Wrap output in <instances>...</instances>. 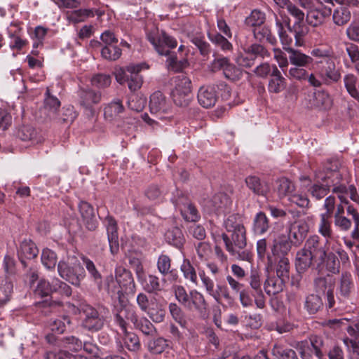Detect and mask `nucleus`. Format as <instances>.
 <instances>
[{
    "label": "nucleus",
    "mask_w": 359,
    "mask_h": 359,
    "mask_svg": "<svg viewBox=\"0 0 359 359\" xmlns=\"http://www.w3.org/2000/svg\"><path fill=\"white\" fill-rule=\"evenodd\" d=\"M149 109L151 114L162 120L171 114V105L160 91L154 92L150 96Z\"/></svg>",
    "instance_id": "2eb2a0df"
},
{
    "label": "nucleus",
    "mask_w": 359,
    "mask_h": 359,
    "mask_svg": "<svg viewBox=\"0 0 359 359\" xmlns=\"http://www.w3.org/2000/svg\"><path fill=\"white\" fill-rule=\"evenodd\" d=\"M290 52L289 61L294 67L289 69L290 78L307 81L311 86L316 88L323 84L337 83L341 79L332 48L315 47L311 50L310 55L299 50H290Z\"/></svg>",
    "instance_id": "f257e3e1"
},
{
    "label": "nucleus",
    "mask_w": 359,
    "mask_h": 359,
    "mask_svg": "<svg viewBox=\"0 0 359 359\" xmlns=\"http://www.w3.org/2000/svg\"><path fill=\"white\" fill-rule=\"evenodd\" d=\"M128 323H126V331L123 333V341L125 347L131 352H137L141 348V344L138 336L134 333L128 332Z\"/></svg>",
    "instance_id": "f704fd0d"
},
{
    "label": "nucleus",
    "mask_w": 359,
    "mask_h": 359,
    "mask_svg": "<svg viewBox=\"0 0 359 359\" xmlns=\"http://www.w3.org/2000/svg\"><path fill=\"white\" fill-rule=\"evenodd\" d=\"M172 203L178 208L184 217L188 222H195L200 219V215L196 208L189 202V198L182 191L176 190L171 198Z\"/></svg>",
    "instance_id": "ddd939ff"
},
{
    "label": "nucleus",
    "mask_w": 359,
    "mask_h": 359,
    "mask_svg": "<svg viewBox=\"0 0 359 359\" xmlns=\"http://www.w3.org/2000/svg\"><path fill=\"white\" fill-rule=\"evenodd\" d=\"M330 190V187L328 183L319 184L316 182L308 188V191L316 200L323 198L329 193Z\"/></svg>",
    "instance_id": "37998d69"
},
{
    "label": "nucleus",
    "mask_w": 359,
    "mask_h": 359,
    "mask_svg": "<svg viewBox=\"0 0 359 359\" xmlns=\"http://www.w3.org/2000/svg\"><path fill=\"white\" fill-rule=\"evenodd\" d=\"M347 214L351 215L353 222V229L351 232V237L354 239L359 238V212L352 205L346 208Z\"/></svg>",
    "instance_id": "864d4df0"
},
{
    "label": "nucleus",
    "mask_w": 359,
    "mask_h": 359,
    "mask_svg": "<svg viewBox=\"0 0 359 359\" xmlns=\"http://www.w3.org/2000/svg\"><path fill=\"white\" fill-rule=\"evenodd\" d=\"M301 6L307 9L306 20L313 27L322 24L332 13L331 8L325 6L321 1H316V4L313 1H301Z\"/></svg>",
    "instance_id": "f8f14e48"
},
{
    "label": "nucleus",
    "mask_w": 359,
    "mask_h": 359,
    "mask_svg": "<svg viewBox=\"0 0 359 359\" xmlns=\"http://www.w3.org/2000/svg\"><path fill=\"white\" fill-rule=\"evenodd\" d=\"M197 97L198 103L204 108L213 107L217 100L215 86H201L198 90Z\"/></svg>",
    "instance_id": "5701e85b"
},
{
    "label": "nucleus",
    "mask_w": 359,
    "mask_h": 359,
    "mask_svg": "<svg viewBox=\"0 0 359 359\" xmlns=\"http://www.w3.org/2000/svg\"><path fill=\"white\" fill-rule=\"evenodd\" d=\"M168 346L167 341L163 337L150 339L147 343V346L149 352L154 354L161 353Z\"/></svg>",
    "instance_id": "de8ad7c7"
},
{
    "label": "nucleus",
    "mask_w": 359,
    "mask_h": 359,
    "mask_svg": "<svg viewBox=\"0 0 359 359\" xmlns=\"http://www.w3.org/2000/svg\"><path fill=\"white\" fill-rule=\"evenodd\" d=\"M286 88V79L281 75L276 65H273L271 78L268 84L269 93H279Z\"/></svg>",
    "instance_id": "a878e982"
},
{
    "label": "nucleus",
    "mask_w": 359,
    "mask_h": 359,
    "mask_svg": "<svg viewBox=\"0 0 359 359\" xmlns=\"http://www.w3.org/2000/svg\"><path fill=\"white\" fill-rule=\"evenodd\" d=\"M175 87L171 96L174 102L180 107H187L190 103L192 95L191 80L184 75H179L174 79Z\"/></svg>",
    "instance_id": "9d476101"
},
{
    "label": "nucleus",
    "mask_w": 359,
    "mask_h": 359,
    "mask_svg": "<svg viewBox=\"0 0 359 359\" xmlns=\"http://www.w3.org/2000/svg\"><path fill=\"white\" fill-rule=\"evenodd\" d=\"M79 209L86 228L94 231L97 228V221L92 205L86 201H81Z\"/></svg>",
    "instance_id": "b1692460"
},
{
    "label": "nucleus",
    "mask_w": 359,
    "mask_h": 359,
    "mask_svg": "<svg viewBox=\"0 0 359 359\" xmlns=\"http://www.w3.org/2000/svg\"><path fill=\"white\" fill-rule=\"evenodd\" d=\"M255 38L259 41H266L271 45L276 43V39L271 34V29L266 25H260L253 29Z\"/></svg>",
    "instance_id": "58836bf2"
},
{
    "label": "nucleus",
    "mask_w": 359,
    "mask_h": 359,
    "mask_svg": "<svg viewBox=\"0 0 359 359\" xmlns=\"http://www.w3.org/2000/svg\"><path fill=\"white\" fill-rule=\"evenodd\" d=\"M191 41L198 48V49L200 51V53L203 56L208 55L209 53H210V46L205 40V38L203 36H192L191 39Z\"/></svg>",
    "instance_id": "774afa93"
},
{
    "label": "nucleus",
    "mask_w": 359,
    "mask_h": 359,
    "mask_svg": "<svg viewBox=\"0 0 359 359\" xmlns=\"http://www.w3.org/2000/svg\"><path fill=\"white\" fill-rule=\"evenodd\" d=\"M144 290L149 293H157L162 290V285L158 277L149 275L142 282Z\"/></svg>",
    "instance_id": "c03bdc74"
},
{
    "label": "nucleus",
    "mask_w": 359,
    "mask_h": 359,
    "mask_svg": "<svg viewBox=\"0 0 359 359\" xmlns=\"http://www.w3.org/2000/svg\"><path fill=\"white\" fill-rule=\"evenodd\" d=\"M156 265L159 273L163 276L170 272L172 273V271H170L171 259L167 255H161L158 258Z\"/></svg>",
    "instance_id": "e2e57ef3"
},
{
    "label": "nucleus",
    "mask_w": 359,
    "mask_h": 359,
    "mask_svg": "<svg viewBox=\"0 0 359 359\" xmlns=\"http://www.w3.org/2000/svg\"><path fill=\"white\" fill-rule=\"evenodd\" d=\"M294 243L285 233H278L274 236L270 250L273 256L278 257H286L290 252Z\"/></svg>",
    "instance_id": "a211bd4d"
},
{
    "label": "nucleus",
    "mask_w": 359,
    "mask_h": 359,
    "mask_svg": "<svg viewBox=\"0 0 359 359\" xmlns=\"http://www.w3.org/2000/svg\"><path fill=\"white\" fill-rule=\"evenodd\" d=\"M57 271L61 278L76 286L80 285L86 276L83 267L78 261L70 263L60 261L57 264Z\"/></svg>",
    "instance_id": "9b49d317"
},
{
    "label": "nucleus",
    "mask_w": 359,
    "mask_h": 359,
    "mask_svg": "<svg viewBox=\"0 0 359 359\" xmlns=\"http://www.w3.org/2000/svg\"><path fill=\"white\" fill-rule=\"evenodd\" d=\"M345 87L351 97L359 100V90L356 88L357 78L353 74H347L344 78Z\"/></svg>",
    "instance_id": "6e6d98bb"
},
{
    "label": "nucleus",
    "mask_w": 359,
    "mask_h": 359,
    "mask_svg": "<svg viewBox=\"0 0 359 359\" xmlns=\"http://www.w3.org/2000/svg\"><path fill=\"white\" fill-rule=\"evenodd\" d=\"M129 320L134 327L147 336H154L156 330L154 325L145 317L139 318L135 310L131 307H123L114 316L115 323L121 331H126V323Z\"/></svg>",
    "instance_id": "20e7f679"
},
{
    "label": "nucleus",
    "mask_w": 359,
    "mask_h": 359,
    "mask_svg": "<svg viewBox=\"0 0 359 359\" xmlns=\"http://www.w3.org/2000/svg\"><path fill=\"white\" fill-rule=\"evenodd\" d=\"M285 281L278 276L269 274L264 284L266 293L269 295H274L279 293L283 290Z\"/></svg>",
    "instance_id": "c756f323"
},
{
    "label": "nucleus",
    "mask_w": 359,
    "mask_h": 359,
    "mask_svg": "<svg viewBox=\"0 0 359 359\" xmlns=\"http://www.w3.org/2000/svg\"><path fill=\"white\" fill-rule=\"evenodd\" d=\"M199 276L206 293L212 297L217 304L222 305L223 308L233 305L234 299L226 285L217 284L215 287L213 280L204 271L199 272Z\"/></svg>",
    "instance_id": "423d86ee"
},
{
    "label": "nucleus",
    "mask_w": 359,
    "mask_h": 359,
    "mask_svg": "<svg viewBox=\"0 0 359 359\" xmlns=\"http://www.w3.org/2000/svg\"><path fill=\"white\" fill-rule=\"evenodd\" d=\"M145 195L149 200L159 202L163 198L165 190L159 188L157 185L152 184L147 189Z\"/></svg>",
    "instance_id": "69168bd1"
},
{
    "label": "nucleus",
    "mask_w": 359,
    "mask_h": 359,
    "mask_svg": "<svg viewBox=\"0 0 359 359\" xmlns=\"http://www.w3.org/2000/svg\"><path fill=\"white\" fill-rule=\"evenodd\" d=\"M337 2L339 6L334 9L332 18L336 25L341 26L350 20L351 14L347 6L342 4L343 1Z\"/></svg>",
    "instance_id": "473e14b6"
},
{
    "label": "nucleus",
    "mask_w": 359,
    "mask_h": 359,
    "mask_svg": "<svg viewBox=\"0 0 359 359\" xmlns=\"http://www.w3.org/2000/svg\"><path fill=\"white\" fill-rule=\"evenodd\" d=\"M208 39L212 43L220 48L223 51H228L232 49V44L225 36L219 33H208Z\"/></svg>",
    "instance_id": "49530a36"
},
{
    "label": "nucleus",
    "mask_w": 359,
    "mask_h": 359,
    "mask_svg": "<svg viewBox=\"0 0 359 359\" xmlns=\"http://www.w3.org/2000/svg\"><path fill=\"white\" fill-rule=\"evenodd\" d=\"M272 354L277 359H297L294 351L285 348L280 345L276 344L271 350Z\"/></svg>",
    "instance_id": "8fccbe9b"
},
{
    "label": "nucleus",
    "mask_w": 359,
    "mask_h": 359,
    "mask_svg": "<svg viewBox=\"0 0 359 359\" xmlns=\"http://www.w3.org/2000/svg\"><path fill=\"white\" fill-rule=\"evenodd\" d=\"M115 278L123 292L128 294L135 292L136 285L133 274L129 270L122 266H117L115 268Z\"/></svg>",
    "instance_id": "6ab92c4d"
},
{
    "label": "nucleus",
    "mask_w": 359,
    "mask_h": 359,
    "mask_svg": "<svg viewBox=\"0 0 359 359\" xmlns=\"http://www.w3.org/2000/svg\"><path fill=\"white\" fill-rule=\"evenodd\" d=\"M320 220L318 224V233L326 239V243L333 236L331 215L320 214Z\"/></svg>",
    "instance_id": "72a5a7b5"
},
{
    "label": "nucleus",
    "mask_w": 359,
    "mask_h": 359,
    "mask_svg": "<svg viewBox=\"0 0 359 359\" xmlns=\"http://www.w3.org/2000/svg\"><path fill=\"white\" fill-rule=\"evenodd\" d=\"M314 285L318 292L326 294L330 290H333V283L330 278L318 277L314 280Z\"/></svg>",
    "instance_id": "0e129e2a"
},
{
    "label": "nucleus",
    "mask_w": 359,
    "mask_h": 359,
    "mask_svg": "<svg viewBox=\"0 0 359 359\" xmlns=\"http://www.w3.org/2000/svg\"><path fill=\"white\" fill-rule=\"evenodd\" d=\"M123 109L122 102L119 99H115L104 107V114L106 118L112 120L122 113Z\"/></svg>",
    "instance_id": "ea45409f"
},
{
    "label": "nucleus",
    "mask_w": 359,
    "mask_h": 359,
    "mask_svg": "<svg viewBox=\"0 0 359 359\" xmlns=\"http://www.w3.org/2000/svg\"><path fill=\"white\" fill-rule=\"evenodd\" d=\"M265 20V15L259 10H253L250 15L246 18L245 24L255 28L262 25Z\"/></svg>",
    "instance_id": "bf43d9fd"
},
{
    "label": "nucleus",
    "mask_w": 359,
    "mask_h": 359,
    "mask_svg": "<svg viewBox=\"0 0 359 359\" xmlns=\"http://www.w3.org/2000/svg\"><path fill=\"white\" fill-rule=\"evenodd\" d=\"M180 270L186 280H189L193 284L197 285L198 277L196 269L188 259H184L180 266Z\"/></svg>",
    "instance_id": "79ce46f5"
},
{
    "label": "nucleus",
    "mask_w": 359,
    "mask_h": 359,
    "mask_svg": "<svg viewBox=\"0 0 359 359\" xmlns=\"http://www.w3.org/2000/svg\"><path fill=\"white\" fill-rule=\"evenodd\" d=\"M57 258L55 252L48 248L43 250L41 256V260L42 264L47 269L50 270L55 269L57 263Z\"/></svg>",
    "instance_id": "3c124183"
},
{
    "label": "nucleus",
    "mask_w": 359,
    "mask_h": 359,
    "mask_svg": "<svg viewBox=\"0 0 359 359\" xmlns=\"http://www.w3.org/2000/svg\"><path fill=\"white\" fill-rule=\"evenodd\" d=\"M80 104L87 111L88 115L95 113L93 106L101 100V93L89 88H80L78 92Z\"/></svg>",
    "instance_id": "f3484780"
},
{
    "label": "nucleus",
    "mask_w": 359,
    "mask_h": 359,
    "mask_svg": "<svg viewBox=\"0 0 359 359\" xmlns=\"http://www.w3.org/2000/svg\"><path fill=\"white\" fill-rule=\"evenodd\" d=\"M104 225L107 229L110 252L114 255L118 253L119 250L117 223L112 217L108 215L104 219Z\"/></svg>",
    "instance_id": "4be33fe9"
},
{
    "label": "nucleus",
    "mask_w": 359,
    "mask_h": 359,
    "mask_svg": "<svg viewBox=\"0 0 359 359\" xmlns=\"http://www.w3.org/2000/svg\"><path fill=\"white\" fill-rule=\"evenodd\" d=\"M147 39L159 55H169L166 62L172 70L180 72L189 66L187 59L178 60L175 55H170V48H174L177 45V40L172 36L165 32L158 34L149 33L147 34Z\"/></svg>",
    "instance_id": "7ed1b4c3"
},
{
    "label": "nucleus",
    "mask_w": 359,
    "mask_h": 359,
    "mask_svg": "<svg viewBox=\"0 0 359 359\" xmlns=\"http://www.w3.org/2000/svg\"><path fill=\"white\" fill-rule=\"evenodd\" d=\"M323 301L318 294L309 295L305 302V308L311 314L317 313L323 306Z\"/></svg>",
    "instance_id": "09e8293b"
},
{
    "label": "nucleus",
    "mask_w": 359,
    "mask_h": 359,
    "mask_svg": "<svg viewBox=\"0 0 359 359\" xmlns=\"http://www.w3.org/2000/svg\"><path fill=\"white\" fill-rule=\"evenodd\" d=\"M201 203L208 212L222 213L229 209L232 202L226 194L219 192L214 194L210 198H203Z\"/></svg>",
    "instance_id": "4468645a"
},
{
    "label": "nucleus",
    "mask_w": 359,
    "mask_h": 359,
    "mask_svg": "<svg viewBox=\"0 0 359 359\" xmlns=\"http://www.w3.org/2000/svg\"><path fill=\"white\" fill-rule=\"evenodd\" d=\"M224 224L227 233H229L222 235L226 250L238 259L250 261L251 255L246 248V232L241 216L231 215L224 220Z\"/></svg>",
    "instance_id": "f03ea898"
},
{
    "label": "nucleus",
    "mask_w": 359,
    "mask_h": 359,
    "mask_svg": "<svg viewBox=\"0 0 359 359\" xmlns=\"http://www.w3.org/2000/svg\"><path fill=\"white\" fill-rule=\"evenodd\" d=\"M277 192L280 197L287 196L290 198L294 191V184L287 178H281L278 181Z\"/></svg>",
    "instance_id": "5fc2aeb1"
},
{
    "label": "nucleus",
    "mask_w": 359,
    "mask_h": 359,
    "mask_svg": "<svg viewBox=\"0 0 359 359\" xmlns=\"http://www.w3.org/2000/svg\"><path fill=\"white\" fill-rule=\"evenodd\" d=\"M310 346H312L316 352V355L318 357H320V349L313 344V341L309 342L307 341H303L298 344L297 349L299 352V355L302 359H308L310 355L309 350Z\"/></svg>",
    "instance_id": "052dcab7"
},
{
    "label": "nucleus",
    "mask_w": 359,
    "mask_h": 359,
    "mask_svg": "<svg viewBox=\"0 0 359 359\" xmlns=\"http://www.w3.org/2000/svg\"><path fill=\"white\" fill-rule=\"evenodd\" d=\"M60 106V102L59 100L56 97L51 95L50 90L47 88L44 100V107L46 110L48 111V115L50 117H54Z\"/></svg>",
    "instance_id": "a18cd8bd"
},
{
    "label": "nucleus",
    "mask_w": 359,
    "mask_h": 359,
    "mask_svg": "<svg viewBox=\"0 0 359 359\" xmlns=\"http://www.w3.org/2000/svg\"><path fill=\"white\" fill-rule=\"evenodd\" d=\"M247 187L255 194L265 196L269 191L268 184L262 182L258 177L248 176L245 179Z\"/></svg>",
    "instance_id": "2f4dec72"
},
{
    "label": "nucleus",
    "mask_w": 359,
    "mask_h": 359,
    "mask_svg": "<svg viewBox=\"0 0 359 359\" xmlns=\"http://www.w3.org/2000/svg\"><path fill=\"white\" fill-rule=\"evenodd\" d=\"M104 11L100 9H78L67 11V19L74 24L84 21L95 15L102 16Z\"/></svg>",
    "instance_id": "393cba45"
},
{
    "label": "nucleus",
    "mask_w": 359,
    "mask_h": 359,
    "mask_svg": "<svg viewBox=\"0 0 359 359\" xmlns=\"http://www.w3.org/2000/svg\"><path fill=\"white\" fill-rule=\"evenodd\" d=\"M313 259H316L312 255L307 252L303 248L299 250L296 255L295 266L299 273H304L312 265Z\"/></svg>",
    "instance_id": "7c9ffc66"
},
{
    "label": "nucleus",
    "mask_w": 359,
    "mask_h": 359,
    "mask_svg": "<svg viewBox=\"0 0 359 359\" xmlns=\"http://www.w3.org/2000/svg\"><path fill=\"white\" fill-rule=\"evenodd\" d=\"M290 261L286 257H280L276 268V276L287 280L289 278Z\"/></svg>",
    "instance_id": "680f3d73"
},
{
    "label": "nucleus",
    "mask_w": 359,
    "mask_h": 359,
    "mask_svg": "<svg viewBox=\"0 0 359 359\" xmlns=\"http://www.w3.org/2000/svg\"><path fill=\"white\" fill-rule=\"evenodd\" d=\"M194 248L198 259L201 262H207L212 255V247L208 241H199L195 243Z\"/></svg>",
    "instance_id": "a19ab883"
},
{
    "label": "nucleus",
    "mask_w": 359,
    "mask_h": 359,
    "mask_svg": "<svg viewBox=\"0 0 359 359\" xmlns=\"http://www.w3.org/2000/svg\"><path fill=\"white\" fill-rule=\"evenodd\" d=\"M121 50L116 43L104 46L101 50L102 56L108 60H116L121 55Z\"/></svg>",
    "instance_id": "603ef678"
},
{
    "label": "nucleus",
    "mask_w": 359,
    "mask_h": 359,
    "mask_svg": "<svg viewBox=\"0 0 359 359\" xmlns=\"http://www.w3.org/2000/svg\"><path fill=\"white\" fill-rule=\"evenodd\" d=\"M82 315L81 326L83 329L96 332L102 330L105 324V317L92 306L83 304L80 306Z\"/></svg>",
    "instance_id": "1a4fd4ad"
},
{
    "label": "nucleus",
    "mask_w": 359,
    "mask_h": 359,
    "mask_svg": "<svg viewBox=\"0 0 359 359\" xmlns=\"http://www.w3.org/2000/svg\"><path fill=\"white\" fill-rule=\"evenodd\" d=\"M172 290L176 299L184 308L189 311H196L201 313L206 311L208 304L204 295L196 289L191 290L189 293L182 285H174Z\"/></svg>",
    "instance_id": "39448f33"
},
{
    "label": "nucleus",
    "mask_w": 359,
    "mask_h": 359,
    "mask_svg": "<svg viewBox=\"0 0 359 359\" xmlns=\"http://www.w3.org/2000/svg\"><path fill=\"white\" fill-rule=\"evenodd\" d=\"M355 289L354 282L349 272H343L338 280L337 291L339 299L351 298Z\"/></svg>",
    "instance_id": "412c9836"
},
{
    "label": "nucleus",
    "mask_w": 359,
    "mask_h": 359,
    "mask_svg": "<svg viewBox=\"0 0 359 359\" xmlns=\"http://www.w3.org/2000/svg\"><path fill=\"white\" fill-rule=\"evenodd\" d=\"M53 292V280L50 283L45 279H41L34 290V294L41 297H47Z\"/></svg>",
    "instance_id": "13d9d810"
},
{
    "label": "nucleus",
    "mask_w": 359,
    "mask_h": 359,
    "mask_svg": "<svg viewBox=\"0 0 359 359\" xmlns=\"http://www.w3.org/2000/svg\"><path fill=\"white\" fill-rule=\"evenodd\" d=\"M143 67L147 69L148 66L144 63L131 64L126 67L119 68L115 74L116 80L121 85L127 83L129 90L135 92L142 85L143 79L139 73Z\"/></svg>",
    "instance_id": "0eeeda50"
},
{
    "label": "nucleus",
    "mask_w": 359,
    "mask_h": 359,
    "mask_svg": "<svg viewBox=\"0 0 359 359\" xmlns=\"http://www.w3.org/2000/svg\"><path fill=\"white\" fill-rule=\"evenodd\" d=\"M104 288L112 298H116L121 301L123 292L118 283L116 278H114L112 275L106 277L104 283Z\"/></svg>",
    "instance_id": "e433bc0d"
},
{
    "label": "nucleus",
    "mask_w": 359,
    "mask_h": 359,
    "mask_svg": "<svg viewBox=\"0 0 359 359\" xmlns=\"http://www.w3.org/2000/svg\"><path fill=\"white\" fill-rule=\"evenodd\" d=\"M287 236L294 243V246L300 245L305 240L309 231V224L304 219H298L289 222L287 226Z\"/></svg>",
    "instance_id": "dca6fc26"
},
{
    "label": "nucleus",
    "mask_w": 359,
    "mask_h": 359,
    "mask_svg": "<svg viewBox=\"0 0 359 359\" xmlns=\"http://www.w3.org/2000/svg\"><path fill=\"white\" fill-rule=\"evenodd\" d=\"M303 249L316 258V260H319L320 264L325 259V245L320 242V238L317 235L310 236L306 240Z\"/></svg>",
    "instance_id": "aec40b11"
},
{
    "label": "nucleus",
    "mask_w": 359,
    "mask_h": 359,
    "mask_svg": "<svg viewBox=\"0 0 359 359\" xmlns=\"http://www.w3.org/2000/svg\"><path fill=\"white\" fill-rule=\"evenodd\" d=\"M332 100L330 95L325 90H318L313 93L312 104L320 109H328L331 107Z\"/></svg>",
    "instance_id": "c9c22d12"
},
{
    "label": "nucleus",
    "mask_w": 359,
    "mask_h": 359,
    "mask_svg": "<svg viewBox=\"0 0 359 359\" xmlns=\"http://www.w3.org/2000/svg\"><path fill=\"white\" fill-rule=\"evenodd\" d=\"M39 253V250L34 243L30 240H24L18 250V255L26 259L35 258Z\"/></svg>",
    "instance_id": "4c0bfd02"
},
{
    "label": "nucleus",
    "mask_w": 359,
    "mask_h": 359,
    "mask_svg": "<svg viewBox=\"0 0 359 359\" xmlns=\"http://www.w3.org/2000/svg\"><path fill=\"white\" fill-rule=\"evenodd\" d=\"M278 4L283 8H285L296 18L292 28H290V32L292 33L294 36L296 46H302L304 45L303 38L308 32L306 26L302 23L304 13L293 5L291 1H280Z\"/></svg>",
    "instance_id": "6e6552de"
},
{
    "label": "nucleus",
    "mask_w": 359,
    "mask_h": 359,
    "mask_svg": "<svg viewBox=\"0 0 359 359\" xmlns=\"http://www.w3.org/2000/svg\"><path fill=\"white\" fill-rule=\"evenodd\" d=\"M70 323L69 318L67 316H64L53 320L50 324V328L54 334H60L66 330L67 326L69 325Z\"/></svg>",
    "instance_id": "4d7b16f0"
},
{
    "label": "nucleus",
    "mask_w": 359,
    "mask_h": 359,
    "mask_svg": "<svg viewBox=\"0 0 359 359\" xmlns=\"http://www.w3.org/2000/svg\"><path fill=\"white\" fill-rule=\"evenodd\" d=\"M339 173L330 168L319 169L315 173V182L319 184L328 183L330 187L334 186L339 180Z\"/></svg>",
    "instance_id": "bb28decb"
},
{
    "label": "nucleus",
    "mask_w": 359,
    "mask_h": 359,
    "mask_svg": "<svg viewBox=\"0 0 359 359\" xmlns=\"http://www.w3.org/2000/svg\"><path fill=\"white\" fill-rule=\"evenodd\" d=\"M353 224V220L345 215L334 219V226L340 232H348L351 231Z\"/></svg>",
    "instance_id": "338daca9"
},
{
    "label": "nucleus",
    "mask_w": 359,
    "mask_h": 359,
    "mask_svg": "<svg viewBox=\"0 0 359 359\" xmlns=\"http://www.w3.org/2000/svg\"><path fill=\"white\" fill-rule=\"evenodd\" d=\"M166 242L174 247L180 249L185 243V238L182 230L177 226L168 229L165 233Z\"/></svg>",
    "instance_id": "cd10ccee"
},
{
    "label": "nucleus",
    "mask_w": 359,
    "mask_h": 359,
    "mask_svg": "<svg viewBox=\"0 0 359 359\" xmlns=\"http://www.w3.org/2000/svg\"><path fill=\"white\" fill-rule=\"evenodd\" d=\"M270 227L269 219L262 211L257 212L253 219L252 229L255 234L262 236L266 233Z\"/></svg>",
    "instance_id": "c85d7f7f"
}]
</instances>
